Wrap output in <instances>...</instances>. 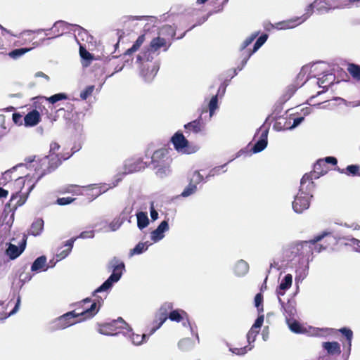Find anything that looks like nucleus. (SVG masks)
<instances>
[{
    "instance_id": "obj_18",
    "label": "nucleus",
    "mask_w": 360,
    "mask_h": 360,
    "mask_svg": "<svg viewBox=\"0 0 360 360\" xmlns=\"http://www.w3.org/2000/svg\"><path fill=\"white\" fill-rule=\"evenodd\" d=\"M292 283V276L290 274H286L281 281V283L276 289V294L278 297L283 296L287 290H288Z\"/></svg>"
},
{
    "instance_id": "obj_55",
    "label": "nucleus",
    "mask_w": 360,
    "mask_h": 360,
    "mask_svg": "<svg viewBox=\"0 0 360 360\" xmlns=\"http://www.w3.org/2000/svg\"><path fill=\"white\" fill-rule=\"evenodd\" d=\"M338 331L345 337L347 341H352L353 338V332L352 330L347 327L341 328L338 330Z\"/></svg>"
},
{
    "instance_id": "obj_12",
    "label": "nucleus",
    "mask_w": 360,
    "mask_h": 360,
    "mask_svg": "<svg viewBox=\"0 0 360 360\" xmlns=\"http://www.w3.org/2000/svg\"><path fill=\"white\" fill-rule=\"evenodd\" d=\"M122 323V325H124L125 326L128 327V324L123 320L122 318L120 317L117 320L112 321L111 323H107L103 325H102V327L98 329V333L108 336H117L121 332H117V333H111L110 331H107L106 329L112 330L113 327H115L117 323Z\"/></svg>"
},
{
    "instance_id": "obj_43",
    "label": "nucleus",
    "mask_w": 360,
    "mask_h": 360,
    "mask_svg": "<svg viewBox=\"0 0 360 360\" xmlns=\"http://www.w3.org/2000/svg\"><path fill=\"white\" fill-rule=\"evenodd\" d=\"M198 188L195 184L191 183L189 181L188 185L182 191L181 196L184 198L188 197L196 193Z\"/></svg>"
},
{
    "instance_id": "obj_19",
    "label": "nucleus",
    "mask_w": 360,
    "mask_h": 360,
    "mask_svg": "<svg viewBox=\"0 0 360 360\" xmlns=\"http://www.w3.org/2000/svg\"><path fill=\"white\" fill-rule=\"evenodd\" d=\"M248 271L249 264L246 261L243 259H239L236 262L233 267V272L236 276H245L248 273Z\"/></svg>"
},
{
    "instance_id": "obj_57",
    "label": "nucleus",
    "mask_w": 360,
    "mask_h": 360,
    "mask_svg": "<svg viewBox=\"0 0 360 360\" xmlns=\"http://www.w3.org/2000/svg\"><path fill=\"white\" fill-rule=\"evenodd\" d=\"M252 349V347H243L241 348H230L229 351L231 352L233 354H235L236 355H244L248 352V351H250Z\"/></svg>"
},
{
    "instance_id": "obj_6",
    "label": "nucleus",
    "mask_w": 360,
    "mask_h": 360,
    "mask_svg": "<svg viewBox=\"0 0 360 360\" xmlns=\"http://www.w3.org/2000/svg\"><path fill=\"white\" fill-rule=\"evenodd\" d=\"M146 162H143L142 160L139 159H129L124 161L123 165V171L119 172L114 177L112 186L110 188H114L122 180L124 175L132 172L140 171L145 167Z\"/></svg>"
},
{
    "instance_id": "obj_31",
    "label": "nucleus",
    "mask_w": 360,
    "mask_h": 360,
    "mask_svg": "<svg viewBox=\"0 0 360 360\" xmlns=\"http://www.w3.org/2000/svg\"><path fill=\"white\" fill-rule=\"evenodd\" d=\"M184 128L187 130H190L195 134H198L201 131V117L196 119L192 122H190L184 125Z\"/></svg>"
},
{
    "instance_id": "obj_17",
    "label": "nucleus",
    "mask_w": 360,
    "mask_h": 360,
    "mask_svg": "<svg viewBox=\"0 0 360 360\" xmlns=\"http://www.w3.org/2000/svg\"><path fill=\"white\" fill-rule=\"evenodd\" d=\"M166 156V151L164 149H159L155 150L151 157V161L148 165V167H157L161 166V164H166L165 158Z\"/></svg>"
},
{
    "instance_id": "obj_56",
    "label": "nucleus",
    "mask_w": 360,
    "mask_h": 360,
    "mask_svg": "<svg viewBox=\"0 0 360 360\" xmlns=\"http://www.w3.org/2000/svg\"><path fill=\"white\" fill-rule=\"evenodd\" d=\"M331 0H315L314 4H316L317 10L322 11L325 9V6H328L327 10L330 9Z\"/></svg>"
},
{
    "instance_id": "obj_34",
    "label": "nucleus",
    "mask_w": 360,
    "mask_h": 360,
    "mask_svg": "<svg viewBox=\"0 0 360 360\" xmlns=\"http://www.w3.org/2000/svg\"><path fill=\"white\" fill-rule=\"evenodd\" d=\"M112 186V183L109 184L108 187H106V184H90L86 186V188L91 189V190H98L96 192V198L101 195L102 193L106 192L109 188H111L110 186Z\"/></svg>"
},
{
    "instance_id": "obj_13",
    "label": "nucleus",
    "mask_w": 360,
    "mask_h": 360,
    "mask_svg": "<svg viewBox=\"0 0 360 360\" xmlns=\"http://www.w3.org/2000/svg\"><path fill=\"white\" fill-rule=\"evenodd\" d=\"M26 247V239H23L22 242L19 246L8 243V248L6 250V255L12 260L18 257L24 251Z\"/></svg>"
},
{
    "instance_id": "obj_64",
    "label": "nucleus",
    "mask_w": 360,
    "mask_h": 360,
    "mask_svg": "<svg viewBox=\"0 0 360 360\" xmlns=\"http://www.w3.org/2000/svg\"><path fill=\"white\" fill-rule=\"evenodd\" d=\"M75 200V198L71 197L59 198L57 199V203L60 205H69Z\"/></svg>"
},
{
    "instance_id": "obj_24",
    "label": "nucleus",
    "mask_w": 360,
    "mask_h": 360,
    "mask_svg": "<svg viewBox=\"0 0 360 360\" xmlns=\"http://www.w3.org/2000/svg\"><path fill=\"white\" fill-rule=\"evenodd\" d=\"M46 257L44 255L37 257L31 266L32 271H46L49 269V266H46Z\"/></svg>"
},
{
    "instance_id": "obj_59",
    "label": "nucleus",
    "mask_w": 360,
    "mask_h": 360,
    "mask_svg": "<svg viewBox=\"0 0 360 360\" xmlns=\"http://www.w3.org/2000/svg\"><path fill=\"white\" fill-rule=\"evenodd\" d=\"M80 190H81L80 186H79L77 185L72 184V185L68 186L66 187L65 191L66 193H72L74 195H80L81 194Z\"/></svg>"
},
{
    "instance_id": "obj_28",
    "label": "nucleus",
    "mask_w": 360,
    "mask_h": 360,
    "mask_svg": "<svg viewBox=\"0 0 360 360\" xmlns=\"http://www.w3.org/2000/svg\"><path fill=\"white\" fill-rule=\"evenodd\" d=\"M44 229V221L41 218H38L33 221L30 230V234L37 236H39Z\"/></svg>"
},
{
    "instance_id": "obj_33",
    "label": "nucleus",
    "mask_w": 360,
    "mask_h": 360,
    "mask_svg": "<svg viewBox=\"0 0 360 360\" xmlns=\"http://www.w3.org/2000/svg\"><path fill=\"white\" fill-rule=\"evenodd\" d=\"M167 319L168 316H165L158 312L154 320V323H158V326H152L149 331V335H153L158 329H159Z\"/></svg>"
},
{
    "instance_id": "obj_58",
    "label": "nucleus",
    "mask_w": 360,
    "mask_h": 360,
    "mask_svg": "<svg viewBox=\"0 0 360 360\" xmlns=\"http://www.w3.org/2000/svg\"><path fill=\"white\" fill-rule=\"evenodd\" d=\"M94 90V85L88 86L84 90L81 91V93H80V98L82 100H86L89 96L91 95V94L93 93Z\"/></svg>"
},
{
    "instance_id": "obj_41",
    "label": "nucleus",
    "mask_w": 360,
    "mask_h": 360,
    "mask_svg": "<svg viewBox=\"0 0 360 360\" xmlns=\"http://www.w3.org/2000/svg\"><path fill=\"white\" fill-rule=\"evenodd\" d=\"M288 327L291 331L295 333H303L302 328L301 327L300 324L293 319H288L286 320Z\"/></svg>"
},
{
    "instance_id": "obj_42",
    "label": "nucleus",
    "mask_w": 360,
    "mask_h": 360,
    "mask_svg": "<svg viewBox=\"0 0 360 360\" xmlns=\"http://www.w3.org/2000/svg\"><path fill=\"white\" fill-rule=\"evenodd\" d=\"M259 32H255L251 34L250 36H249L248 37H247L244 41L241 44L240 48H239V50L240 51H243L244 50H245V49L250 44L252 43V41L257 37V36L259 35Z\"/></svg>"
},
{
    "instance_id": "obj_3",
    "label": "nucleus",
    "mask_w": 360,
    "mask_h": 360,
    "mask_svg": "<svg viewBox=\"0 0 360 360\" xmlns=\"http://www.w3.org/2000/svg\"><path fill=\"white\" fill-rule=\"evenodd\" d=\"M328 233H323L314 237L310 240L295 241L287 245L283 249V256L288 262H292L296 258H303L305 254L311 252V244L321 241Z\"/></svg>"
},
{
    "instance_id": "obj_26",
    "label": "nucleus",
    "mask_w": 360,
    "mask_h": 360,
    "mask_svg": "<svg viewBox=\"0 0 360 360\" xmlns=\"http://www.w3.org/2000/svg\"><path fill=\"white\" fill-rule=\"evenodd\" d=\"M75 240H76V238H72L65 242L64 246L68 247V248L66 250L58 251V252L56 254V257L58 259V261L65 259L66 257L68 256V255L72 251V249L73 248V245H74V243Z\"/></svg>"
},
{
    "instance_id": "obj_30",
    "label": "nucleus",
    "mask_w": 360,
    "mask_h": 360,
    "mask_svg": "<svg viewBox=\"0 0 360 360\" xmlns=\"http://www.w3.org/2000/svg\"><path fill=\"white\" fill-rule=\"evenodd\" d=\"M185 316H187V313L185 311L175 309L169 312L168 318L172 321L180 322L181 320H184Z\"/></svg>"
},
{
    "instance_id": "obj_22",
    "label": "nucleus",
    "mask_w": 360,
    "mask_h": 360,
    "mask_svg": "<svg viewBox=\"0 0 360 360\" xmlns=\"http://www.w3.org/2000/svg\"><path fill=\"white\" fill-rule=\"evenodd\" d=\"M120 327L122 328L128 329L127 335L129 336V338L131 340L132 343L135 345H141L143 342L146 341V340L148 339V336L149 335V334L148 335L143 334L141 335L139 334H135L134 333H131V328L129 327V325H128V327L125 326L124 325H122Z\"/></svg>"
},
{
    "instance_id": "obj_53",
    "label": "nucleus",
    "mask_w": 360,
    "mask_h": 360,
    "mask_svg": "<svg viewBox=\"0 0 360 360\" xmlns=\"http://www.w3.org/2000/svg\"><path fill=\"white\" fill-rule=\"evenodd\" d=\"M259 330L254 328L251 327L250 330L248 331L247 334V340L248 343L250 345L252 342H254L256 340V337L257 334L259 333Z\"/></svg>"
},
{
    "instance_id": "obj_11",
    "label": "nucleus",
    "mask_w": 360,
    "mask_h": 360,
    "mask_svg": "<svg viewBox=\"0 0 360 360\" xmlns=\"http://www.w3.org/2000/svg\"><path fill=\"white\" fill-rule=\"evenodd\" d=\"M298 266H295V282L298 283L302 282L308 275L309 273V259L304 260V258H300L297 260Z\"/></svg>"
},
{
    "instance_id": "obj_47",
    "label": "nucleus",
    "mask_w": 360,
    "mask_h": 360,
    "mask_svg": "<svg viewBox=\"0 0 360 360\" xmlns=\"http://www.w3.org/2000/svg\"><path fill=\"white\" fill-rule=\"evenodd\" d=\"M268 39L267 34H262L259 37V38L256 40L254 44L252 52H256L259 49L266 41Z\"/></svg>"
},
{
    "instance_id": "obj_45",
    "label": "nucleus",
    "mask_w": 360,
    "mask_h": 360,
    "mask_svg": "<svg viewBox=\"0 0 360 360\" xmlns=\"http://www.w3.org/2000/svg\"><path fill=\"white\" fill-rule=\"evenodd\" d=\"M208 106L210 116L212 117L215 110L218 108V94L211 98Z\"/></svg>"
},
{
    "instance_id": "obj_46",
    "label": "nucleus",
    "mask_w": 360,
    "mask_h": 360,
    "mask_svg": "<svg viewBox=\"0 0 360 360\" xmlns=\"http://www.w3.org/2000/svg\"><path fill=\"white\" fill-rule=\"evenodd\" d=\"M172 308L173 304L167 302L161 305L158 312L165 316H169V314L172 310Z\"/></svg>"
},
{
    "instance_id": "obj_35",
    "label": "nucleus",
    "mask_w": 360,
    "mask_h": 360,
    "mask_svg": "<svg viewBox=\"0 0 360 360\" xmlns=\"http://www.w3.org/2000/svg\"><path fill=\"white\" fill-rule=\"evenodd\" d=\"M315 7H316V4H314V1L309 4L305 8V13L302 16L297 17L299 20V23L306 21L313 14Z\"/></svg>"
},
{
    "instance_id": "obj_2",
    "label": "nucleus",
    "mask_w": 360,
    "mask_h": 360,
    "mask_svg": "<svg viewBox=\"0 0 360 360\" xmlns=\"http://www.w3.org/2000/svg\"><path fill=\"white\" fill-rule=\"evenodd\" d=\"M165 34H167L170 37H173L175 35V31L170 25H165L161 27L159 32V36L153 38L150 43V47L148 50L143 53L142 54H139L136 56V63H141L143 60H146L147 62L151 61L153 59V57L151 56L152 53H155L158 51L160 48H163L164 51H166L169 49L171 45L169 42L168 44L169 39H166L165 37Z\"/></svg>"
},
{
    "instance_id": "obj_20",
    "label": "nucleus",
    "mask_w": 360,
    "mask_h": 360,
    "mask_svg": "<svg viewBox=\"0 0 360 360\" xmlns=\"http://www.w3.org/2000/svg\"><path fill=\"white\" fill-rule=\"evenodd\" d=\"M327 171L328 167H326L324 161L321 159H319L314 164L313 172H310L309 174H312V176L314 179H319L321 176L326 174Z\"/></svg>"
},
{
    "instance_id": "obj_60",
    "label": "nucleus",
    "mask_w": 360,
    "mask_h": 360,
    "mask_svg": "<svg viewBox=\"0 0 360 360\" xmlns=\"http://www.w3.org/2000/svg\"><path fill=\"white\" fill-rule=\"evenodd\" d=\"M135 51L131 48L128 49L122 55V59L124 60V64H129L132 61V58H131V56Z\"/></svg>"
},
{
    "instance_id": "obj_21",
    "label": "nucleus",
    "mask_w": 360,
    "mask_h": 360,
    "mask_svg": "<svg viewBox=\"0 0 360 360\" xmlns=\"http://www.w3.org/2000/svg\"><path fill=\"white\" fill-rule=\"evenodd\" d=\"M159 70L158 65L153 64L150 69L149 67L145 69L143 67L141 70V75L146 82H150L158 73Z\"/></svg>"
},
{
    "instance_id": "obj_54",
    "label": "nucleus",
    "mask_w": 360,
    "mask_h": 360,
    "mask_svg": "<svg viewBox=\"0 0 360 360\" xmlns=\"http://www.w3.org/2000/svg\"><path fill=\"white\" fill-rule=\"evenodd\" d=\"M66 98H67V95L65 94L58 93V94H56L47 98V100L49 101V103L54 104L59 101L66 99Z\"/></svg>"
},
{
    "instance_id": "obj_61",
    "label": "nucleus",
    "mask_w": 360,
    "mask_h": 360,
    "mask_svg": "<svg viewBox=\"0 0 360 360\" xmlns=\"http://www.w3.org/2000/svg\"><path fill=\"white\" fill-rule=\"evenodd\" d=\"M241 57L243 59V65H246L251 56L255 52H252V50L247 49L241 51Z\"/></svg>"
},
{
    "instance_id": "obj_27",
    "label": "nucleus",
    "mask_w": 360,
    "mask_h": 360,
    "mask_svg": "<svg viewBox=\"0 0 360 360\" xmlns=\"http://www.w3.org/2000/svg\"><path fill=\"white\" fill-rule=\"evenodd\" d=\"M300 24L301 23H299V20L296 17L288 20L277 22L274 27L277 30H287L294 28Z\"/></svg>"
},
{
    "instance_id": "obj_9",
    "label": "nucleus",
    "mask_w": 360,
    "mask_h": 360,
    "mask_svg": "<svg viewBox=\"0 0 360 360\" xmlns=\"http://www.w3.org/2000/svg\"><path fill=\"white\" fill-rule=\"evenodd\" d=\"M311 198L310 196L297 194L292 203L294 212L297 214H301L304 210H307L310 205Z\"/></svg>"
},
{
    "instance_id": "obj_1",
    "label": "nucleus",
    "mask_w": 360,
    "mask_h": 360,
    "mask_svg": "<svg viewBox=\"0 0 360 360\" xmlns=\"http://www.w3.org/2000/svg\"><path fill=\"white\" fill-rule=\"evenodd\" d=\"M100 306L101 304L97 307L96 302H93L89 307L84 308L80 312H77L75 310L68 311L51 321L49 329L52 331L64 329L82 321L91 319L98 312Z\"/></svg>"
},
{
    "instance_id": "obj_36",
    "label": "nucleus",
    "mask_w": 360,
    "mask_h": 360,
    "mask_svg": "<svg viewBox=\"0 0 360 360\" xmlns=\"http://www.w3.org/2000/svg\"><path fill=\"white\" fill-rule=\"evenodd\" d=\"M194 342L191 338H183L179 343L178 347L182 351H188L194 347Z\"/></svg>"
},
{
    "instance_id": "obj_40",
    "label": "nucleus",
    "mask_w": 360,
    "mask_h": 360,
    "mask_svg": "<svg viewBox=\"0 0 360 360\" xmlns=\"http://www.w3.org/2000/svg\"><path fill=\"white\" fill-rule=\"evenodd\" d=\"M360 167L358 165H348L345 169H339L341 173H345L347 175L356 176L359 175Z\"/></svg>"
},
{
    "instance_id": "obj_38",
    "label": "nucleus",
    "mask_w": 360,
    "mask_h": 360,
    "mask_svg": "<svg viewBox=\"0 0 360 360\" xmlns=\"http://www.w3.org/2000/svg\"><path fill=\"white\" fill-rule=\"evenodd\" d=\"M79 54L82 59L84 60L83 65L87 67L89 65L91 61L93 60V56L89 51L82 46L79 49Z\"/></svg>"
},
{
    "instance_id": "obj_51",
    "label": "nucleus",
    "mask_w": 360,
    "mask_h": 360,
    "mask_svg": "<svg viewBox=\"0 0 360 360\" xmlns=\"http://www.w3.org/2000/svg\"><path fill=\"white\" fill-rule=\"evenodd\" d=\"M263 295L262 293H257L255 297V306L257 307L259 313L263 311Z\"/></svg>"
},
{
    "instance_id": "obj_50",
    "label": "nucleus",
    "mask_w": 360,
    "mask_h": 360,
    "mask_svg": "<svg viewBox=\"0 0 360 360\" xmlns=\"http://www.w3.org/2000/svg\"><path fill=\"white\" fill-rule=\"evenodd\" d=\"M29 51V49L25 48H20V49H16L13 50L9 53L10 57L12 58L16 59L22 55H24L25 53H27Z\"/></svg>"
},
{
    "instance_id": "obj_39",
    "label": "nucleus",
    "mask_w": 360,
    "mask_h": 360,
    "mask_svg": "<svg viewBox=\"0 0 360 360\" xmlns=\"http://www.w3.org/2000/svg\"><path fill=\"white\" fill-rule=\"evenodd\" d=\"M148 246L149 245L148 244V242H139L133 249L130 250V255H140L145 252L148 249Z\"/></svg>"
},
{
    "instance_id": "obj_14",
    "label": "nucleus",
    "mask_w": 360,
    "mask_h": 360,
    "mask_svg": "<svg viewBox=\"0 0 360 360\" xmlns=\"http://www.w3.org/2000/svg\"><path fill=\"white\" fill-rule=\"evenodd\" d=\"M169 224L167 220L162 221L158 226L151 232V240L156 243L162 240L165 237V233L169 230Z\"/></svg>"
},
{
    "instance_id": "obj_15",
    "label": "nucleus",
    "mask_w": 360,
    "mask_h": 360,
    "mask_svg": "<svg viewBox=\"0 0 360 360\" xmlns=\"http://www.w3.org/2000/svg\"><path fill=\"white\" fill-rule=\"evenodd\" d=\"M69 26H75L77 29L79 30H81L82 31H84V30L79 26V25H71V24H69L65 21H63V20H58V21H56L51 29L53 30V32L55 33H56V35L53 37H49L47 39H53V38H56V37H60L61 36L63 32L67 30L68 29V27Z\"/></svg>"
},
{
    "instance_id": "obj_63",
    "label": "nucleus",
    "mask_w": 360,
    "mask_h": 360,
    "mask_svg": "<svg viewBox=\"0 0 360 360\" xmlns=\"http://www.w3.org/2000/svg\"><path fill=\"white\" fill-rule=\"evenodd\" d=\"M145 40L144 34L140 35L136 41L134 43V44L131 46V49L136 52L138 51V49L140 48V46L142 45Z\"/></svg>"
},
{
    "instance_id": "obj_7",
    "label": "nucleus",
    "mask_w": 360,
    "mask_h": 360,
    "mask_svg": "<svg viewBox=\"0 0 360 360\" xmlns=\"http://www.w3.org/2000/svg\"><path fill=\"white\" fill-rule=\"evenodd\" d=\"M171 141L174 149L179 153L192 154L198 150L197 146H190L188 141L186 139L182 132L179 131H176L172 136Z\"/></svg>"
},
{
    "instance_id": "obj_16",
    "label": "nucleus",
    "mask_w": 360,
    "mask_h": 360,
    "mask_svg": "<svg viewBox=\"0 0 360 360\" xmlns=\"http://www.w3.org/2000/svg\"><path fill=\"white\" fill-rule=\"evenodd\" d=\"M278 300L282 308H283L286 320L295 319V316L296 314L295 302L294 301L288 300V302L285 304L281 297H278Z\"/></svg>"
},
{
    "instance_id": "obj_25",
    "label": "nucleus",
    "mask_w": 360,
    "mask_h": 360,
    "mask_svg": "<svg viewBox=\"0 0 360 360\" xmlns=\"http://www.w3.org/2000/svg\"><path fill=\"white\" fill-rule=\"evenodd\" d=\"M322 347L330 355H339L341 353L340 345L338 342H325Z\"/></svg>"
},
{
    "instance_id": "obj_23",
    "label": "nucleus",
    "mask_w": 360,
    "mask_h": 360,
    "mask_svg": "<svg viewBox=\"0 0 360 360\" xmlns=\"http://www.w3.org/2000/svg\"><path fill=\"white\" fill-rule=\"evenodd\" d=\"M25 124L27 127H34L40 121L39 112L36 110H32L28 112L24 117Z\"/></svg>"
},
{
    "instance_id": "obj_52",
    "label": "nucleus",
    "mask_w": 360,
    "mask_h": 360,
    "mask_svg": "<svg viewBox=\"0 0 360 360\" xmlns=\"http://www.w3.org/2000/svg\"><path fill=\"white\" fill-rule=\"evenodd\" d=\"M203 180V176L201 175L200 172L197 170L193 172L192 176L189 179V181L191 183L195 184L196 186Z\"/></svg>"
},
{
    "instance_id": "obj_48",
    "label": "nucleus",
    "mask_w": 360,
    "mask_h": 360,
    "mask_svg": "<svg viewBox=\"0 0 360 360\" xmlns=\"http://www.w3.org/2000/svg\"><path fill=\"white\" fill-rule=\"evenodd\" d=\"M124 221V218L117 217L114 219L108 225L110 231H117L123 224Z\"/></svg>"
},
{
    "instance_id": "obj_62",
    "label": "nucleus",
    "mask_w": 360,
    "mask_h": 360,
    "mask_svg": "<svg viewBox=\"0 0 360 360\" xmlns=\"http://www.w3.org/2000/svg\"><path fill=\"white\" fill-rule=\"evenodd\" d=\"M94 230H90V231H84L80 233V234L75 237L77 238H82V239H86V238H93L94 237Z\"/></svg>"
},
{
    "instance_id": "obj_32",
    "label": "nucleus",
    "mask_w": 360,
    "mask_h": 360,
    "mask_svg": "<svg viewBox=\"0 0 360 360\" xmlns=\"http://www.w3.org/2000/svg\"><path fill=\"white\" fill-rule=\"evenodd\" d=\"M335 80V75L330 73L326 74L322 77L318 79V84L320 87L326 88L330 86Z\"/></svg>"
},
{
    "instance_id": "obj_5",
    "label": "nucleus",
    "mask_w": 360,
    "mask_h": 360,
    "mask_svg": "<svg viewBox=\"0 0 360 360\" xmlns=\"http://www.w3.org/2000/svg\"><path fill=\"white\" fill-rule=\"evenodd\" d=\"M60 157L58 154H49L39 160V167L36 169V174H38L36 182L39 181L44 175L55 170L63 160H68L71 155Z\"/></svg>"
},
{
    "instance_id": "obj_10",
    "label": "nucleus",
    "mask_w": 360,
    "mask_h": 360,
    "mask_svg": "<svg viewBox=\"0 0 360 360\" xmlns=\"http://www.w3.org/2000/svg\"><path fill=\"white\" fill-rule=\"evenodd\" d=\"M261 131L259 139L256 141L251 150L252 153H257L264 150L268 143L269 129H262L261 127L255 134V136Z\"/></svg>"
},
{
    "instance_id": "obj_8",
    "label": "nucleus",
    "mask_w": 360,
    "mask_h": 360,
    "mask_svg": "<svg viewBox=\"0 0 360 360\" xmlns=\"http://www.w3.org/2000/svg\"><path fill=\"white\" fill-rule=\"evenodd\" d=\"M312 174H305L300 180V186L297 194L313 197L315 184Z\"/></svg>"
},
{
    "instance_id": "obj_4",
    "label": "nucleus",
    "mask_w": 360,
    "mask_h": 360,
    "mask_svg": "<svg viewBox=\"0 0 360 360\" xmlns=\"http://www.w3.org/2000/svg\"><path fill=\"white\" fill-rule=\"evenodd\" d=\"M109 271H112L110 276L92 293L93 296L98 292H105L110 290L115 283H117L122 278L125 271V264L117 257L112 258L108 264Z\"/></svg>"
},
{
    "instance_id": "obj_37",
    "label": "nucleus",
    "mask_w": 360,
    "mask_h": 360,
    "mask_svg": "<svg viewBox=\"0 0 360 360\" xmlns=\"http://www.w3.org/2000/svg\"><path fill=\"white\" fill-rule=\"evenodd\" d=\"M347 71L352 77L357 80H360V65L355 63H349Z\"/></svg>"
},
{
    "instance_id": "obj_44",
    "label": "nucleus",
    "mask_w": 360,
    "mask_h": 360,
    "mask_svg": "<svg viewBox=\"0 0 360 360\" xmlns=\"http://www.w3.org/2000/svg\"><path fill=\"white\" fill-rule=\"evenodd\" d=\"M155 168L157 169L155 174L160 178H163L170 173L169 167L167 164H161V166Z\"/></svg>"
},
{
    "instance_id": "obj_29",
    "label": "nucleus",
    "mask_w": 360,
    "mask_h": 360,
    "mask_svg": "<svg viewBox=\"0 0 360 360\" xmlns=\"http://www.w3.org/2000/svg\"><path fill=\"white\" fill-rule=\"evenodd\" d=\"M137 219V226L140 230H142L148 226L149 224V219L146 212L140 211L136 214Z\"/></svg>"
},
{
    "instance_id": "obj_49",
    "label": "nucleus",
    "mask_w": 360,
    "mask_h": 360,
    "mask_svg": "<svg viewBox=\"0 0 360 360\" xmlns=\"http://www.w3.org/2000/svg\"><path fill=\"white\" fill-rule=\"evenodd\" d=\"M232 160H229L227 163L226 164H224L221 166H218V167H215L214 168H212V169L210 170L208 174L206 176L205 179H209L211 177H213L216 175H219L220 174V172L222 169H224L228 163H229L230 162H231Z\"/></svg>"
}]
</instances>
